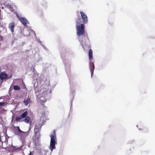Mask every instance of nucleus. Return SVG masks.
<instances>
[{
  "label": "nucleus",
  "instance_id": "nucleus-15",
  "mask_svg": "<svg viewBox=\"0 0 155 155\" xmlns=\"http://www.w3.org/2000/svg\"><path fill=\"white\" fill-rule=\"evenodd\" d=\"M16 16L18 18V19L20 21L21 18L22 17H21L19 16L18 14H17L16 15Z\"/></svg>",
  "mask_w": 155,
  "mask_h": 155
},
{
  "label": "nucleus",
  "instance_id": "nucleus-20",
  "mask_svg": "<svg viewBox=\"0 0 155 155\" xmlns=\"http://www.w3.org/2000/svg\"><path fill=\"white\" fill-rule=\"evenodd\" d=\"M3 39V37L0 35V40H2Z\"/></svg>",
  "mask_w": 155,
  "mask_h": 155
},
{
  "label": "nucleus",
  "instance_id": "nucleus-17",
  "mask_svg": "<svg viewBox=\"0 0 155 155\" xmlns=\"http://www.w3.org/2000/svg\"><path fill=\"white\" fill-rule=\"evenodd\" d=\"M16 16L18 18V19L20 21L21 18L22 17H21L19 16L18 14H17L16 15Z\"/></svg>",
  "mask_w": 155,
  "mask_h": 155
},
{
  "label": "nucleus",
  "instance_id": "nucleus-9",
  "mask_svg": "<svg viewBox=\"0 0 155 155\" xmlns=\"http://www.w3.org/2000/svg\"><path fill=\"white\" fill-rule=\"evenodd\" d=\"M88 55L89 60L91 61L93 59V53L92 50L91 49L89 51Z\"/></svg>",
  "mask_w": 155,
  "mask_h": 155
},
{
  "label": "nucleus",
  "instance_id": "nucleus-8",
  "mask_svg": "<svg viewBox=\"0 0 155 155\" xmlns=\"http://www.w3.org/2000/svg\"><path fill=\"white\" fill-rule=\"evenodd\" d=\"M22 24L25 26H27V23H28V21L27 19L25 18H21L20 21Z\"/></svg>",
  "mask_w": 155,
  "mask_h": 155
},
{
  "label": "nucleus",
  "instance_id": "nucleus-5",
  "mask_svg": "<svg viewBox=\"0 0 155 155\" xmlns=\"http://www.w3.org/2000/svg\"><path fill=\"white\" fill-rule=\"evenodd\" d=\"M8 78V75L7 74L4 72H2L0 74V79L2 81L5 79H6Z\"/></svg>",
  "mask_w": 155,
  "mask_h": 155
},
{
  "label": "nucleus",
  "instance_id": "nucleus-13",
  "mask_svg": "<svg viewBox=\"0 0 155 155\" xmlns=\"http://www.w3.org/2000/svg\"><path fill=\"white\" fill-rule=\"evenodd\" d=\"M17 129L18 130V134H21L22 132H23V131H21L19 127H17Z\"/></svg>",
  "mask_w": 155,
  "mask_h": 155
},
{
  "label": "nucleus",
  "instance_id": "nucleus-2",
  "mask_svg": "<svg viewBox=\"0 0 155 155\" xmlns=\"http://www.w3.org/2000/svg\"><path fill=\"white\" fill-rule=\"evenodd\" d=\"M28 115V112L27 111L25 112L21 115L20 116H17L15 118V120L16 121H22V120H21L22 119L25 118L23 120L25 122L28 123L29 121L31 120V118L29 117H26Z\"/></svg>",
  "mask_w": 155,
  "mask_h": 155
},
{
  "label": "nucleus",
  "instance_id": "nucleus-4",
  "mask_svg": "<svg viewBox=\"0 0 155 155\" xmlns=\"http://www.w3.org/2000/svg\"><path fill=\"white\" fill-rule=\"evenodd\" d=\"M45 120H43L41 124L40 123H38L36 124L34 128V131L35 134H36L38 133H39L40 130L41 129V127L44 124V123L45 122Z\"/></svg>",
  "mask_w": 155,
  "mask_h": 155
},
{
  "label": "nucleus",
  "instance_id": "nucleus-18",
  "mask_svg": "<svg viewBox=\"0 0 155 155\" xmlns=\"http://www.w3.org/2000/svg\"><path fill=\"white\" fill-rule=\"evenodd\" d=\"M16 16L18 18V19L20 21L21 18L22 17H21L19 16L18 14H17L16 15Z\"/></svg>",
  "mask_w": 155,
  "mask_h": 155
},
{
  "label": "nucleus",
  "instance_id": "nucleus-14",
  "mask_svg": "<svg viewBox=\"0 0 155 155\" xmlns=\"http://www.w3.org/2000/svg\"><path fill=\"white\" fill-rule=\"evenodd\" d=\"M29 155H35V154L34 151H32V152L30 151Z\"/></svg>",
  "mask_w": 155,
  "mask_h": 155
},
{
  "label": "nucleus",
  "instance_id": "nucleus-3",
  "mask_svg": "<svg viewBox=\"0 0 155 155\" xmlns=\"http://www.w3.org/2000/svg\"><path fill=\"white\" fill-rule=\"evenodd\" d=\"M51 138L50 144V149L51 151H52L55 148V146L56 143V132L55 130L53 131V133L52 135L50 136Z\"/></svg>",
  "mask_w": 155,
  "mask_h": 155
},
{
  "label": "nucleus",
  "instance_id": "nucleus-10",
  "mask_svg": "<svg viewBox=\"0 0 155 155\" xmlns=\"http://www.w3.org/2000/svg\"><path fill=\"white\" fill-rule=\"evenodd\" d=\"M29 132L28 131L25 132L23 131L21 134H18V135H19L23 137H26L29 134Z\"/></svg>",
  "mask_w": 155,
  "mask_h": 155
},
{
  "label": "nucleus",
  "instance_id": "nucleus-12",
  "mask_svg": "<svg viewBox=\"0 0 155 155\" xmlns=\"http://www.w3.org/2000/svg\"><path fill=\"white\" fill-rule=\"evenodd\" d=\"M20 89V87L18 85H14V89L15 90H18Z\"/></svg>",
  "mask_w": 155,
  "mask_h": 155
},
{
  "label": "nucleus",
  "instance_id": "nucleus-23",
  "mask_svg": "<svg viewBox=\"0 0 155 155\" xmlns=\"http://www.w3.org/2000/svg\"><path fill=\"white\" fill-rule=\"evenodd\" d=\"M2 142V140H1V136L0 135V142Z\"/></svg>",
  "mask_w": 155,
  "mask_h": 155
},
{
  "label": "nucleus",
  "instance_id": "nucleus-6",
  "mask_svg": "<svg viewBox=\"0 0 155 155\" xmlns=\"http://www.w3.org/2000/svg\"><path fill=\"white\" fill-rule=\"evenodd\" d=\"M90 67V71L91 72V76L92 77L93 74L94 70V62H91Z\"/></svg>",
  "mask_w": 155,
  "mask_h": 155
},
{
  "label": "nucleus",
  "instance_id": "nucleus-7",
  "mask_svg": "<svg viewBox=\"0 0 155 155\" xmlns=\"http://www.w3.org/2000/svg\"><path fill=\"white\" fill-rule=\"evenodd\" d=\"M15 26V24L14 22L10 23L9 25L8 28L13 33L14 31V28Z\"/></svg>",
  "mask_w": 155,
  "mask_h": 155
},
{
  "label": "nucleus",
  "instance_id": "nucleus-21",
  "mask_svg": "<svg viewBox=\"0 0 155 155\" xmlns=\"http://www.w3.org/2000/svg\"><path fill=\"white\" fill-rule=\"evenodd\" d=\"M9 8H10V9H12L13 7H12V6L11 5H10L9 6Z\"/></svg>",
  "mask_w": 155,
  "mask_h": 155
},
{
  "label": "nucleus",
  "instance_id": "nucleus-24",
  "mask_svg": "<svg viewBox=\"0 0 155 155\" xmlns=\"http://www.w3.org/2000/svg\"><path fill=\"white\" fill-rule=\"evenodd\" d=\"M43 118V117H40V119L41 120V119H42V118Z\"/></svg>",
  "mask_w": 155,
  "mask_h": 155
},
{
  "label": "nucleus",
  "instance_id": "nucleus-11",
  "mask_svg": "<svg viewBox=\"0 0 155 155\" xmlns=\"http://www.w3.org/2000/svg\"><path fill=\"white\" fill-rule=\"evenodd\" d=\"M31 102L30 100V98L28 97L27 100L25 99L24 101V103H25V105L27 106L28 104Z\"/></svg>",
  "mask_w": 155,
  "mask_h": 155
},
{
  "label": "nucleus",
  "instance_id": "nucleus-22",
  "mask_svg": "<svg viewBox=\"0 0 155 155\" xmlns=\"http://www.w3.org/2000/svg\"><path fill=\"white\" fill-rule=\"evenodd\" d=\"M79 41L81 43L82 42H83V41L82 40H81L80 39H79Z\"/></svg>",
  "mask_w": 155,
  "mask_h": 155
},
{
  "label": "nucleus",
  "instance_id": "nucleus-1",
  "mask_svg": "<svg viewBox=\"0 0 155 155\" xmlns=\"http://www.w3.org/2000/svg\"><path fill=\"white\" fill-rule=\"evenodd\" d=\"M80 13L82 19L81 17L79 16L76 20L77 34L78 37L84 35L85 34L84 24H87L88 21L87 16L84 12L80 11Z\"/></svg>",
  "mask_w": 155,
  "mask_h": 155
},
{
  "label": "nucleus",
  "instance_id": "nucleus-16",
  "mask_svg": "<svg viewBox=\"0 0 155 155\" xmlns=\"http://www.w3.org/2000/svg\"><path fill=\"white\" fill-rule=\"evenodd\" d=\"M16 16L18 18V19L20 21L21 18L22 17H21L19 16L18 14H17L16 15Z\"/></svg>",
  "mask_w": 155,
  "mask_h": 155
},
{
  "label": "nucleus",
  "instance_id": "nucleus-19",
  "mask_svg": "<svg viewBox=\"0 0 155 155\" xmlns=\"http://www.w3.org/2000/svg\"><path fill=\"white\" fill-rule=\"evenodd\" d=\"M5 103L2 102H0V106H2Z\"/></svg>",
  "mask_w": 155,
  "mask_h": 155
}]
</instances>
